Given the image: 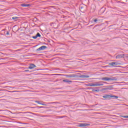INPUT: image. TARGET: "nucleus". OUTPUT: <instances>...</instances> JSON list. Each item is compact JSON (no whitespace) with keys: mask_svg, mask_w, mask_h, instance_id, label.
Listing matches in <instances>:
<instances>
[{"mask_svg":"<svg viewBox=\"0 0 128 128\" xmlns=\"http://www.w3.org/2000/svg\"><path fill=\"white\" fill-rule=\"evenodd\" d=\"M102 82H103L104 84H106V82H96L94 83V86H104V84H102Z\"/></svg>","mask_w":128,"mask_h":128,"instance_id":"1","label":"nucleus"},{"mask_svg":"<svg viewBox=\"0 0 128 128\" xmlns=\"http://www.w3.org/2000/svg\"><path fill=\"white\" fill-rule=\"evenodd\" d=\"M102 80H104L105 82H108L110 80H114V78H110L108 77H104L101 78Z\"/></svg>","mask_w":128,"mask_h":128,"instance_id":"2","label":"nucleus"},{"mask_svg":"<svg viewBox=\"0 0 128 128\" xmlns=\"http://www.w3.org/2000/svg\"><path fill=\"white\" fill-rule=\"evenodd\" d=\"M103 98H118V97L114 96L106 95L103 96Z\"/></svg>","mask_w":128,"mask_h":128,"instance_id":"3","label":"nucleus"},{"mask_svg":"<svg viewBox=\"0 0 128 128\" xmlns=\"http://www.w3.org/2000/svg\"><path fill=\"white\" fill-rule=\"evenodd\" d=\"M46 46H42L40 48L36 49V52H40V50H46Z\"/></svg>","mask_w":128,"mask_h":128,"instance_id":"4","label":"nucleus"},{"mask_svg":"<svg viewBox=\"0 0 128 128\" xmlns=\"http://www.w3.org/2000/svg\"><path fill=\"white\" fill-rule=\"evenodd\" d=\"M118 64V62H112L110 63H109V65L110 66H116Z\"/></svg>","mask_w":128,"mask_h":128,"instance_id":"5","label":"nucleus"},{"mask_svg":"<svg viewBox=\"0 0 128 128\" xmlns=\"http://www.w3.org/2000/svg\"><path fill=\"white\" fill-rule=\"evenodd\" d=\"M124 54H118L116 56V58L118 59V58H124Z\"/></svg>","mask_w":128,"mask_h":128,"instance_id":"6","label":"nucleus"},{"mask_svg":"<svg viewBox=\"0 0 128 128\" xmlns=\"http://www.w3.org/2000/svg\"><path fill=\"white\" fill-rule=\"evenodd\" d=\"M90 126V124H80V126L81 128H84V126Z\"/></svg>","mask_w":128,"mask_h":128,"instance_id":"7","label":"nucleus"},{"mask_svg":"<svg viewBox=\"0 0 128 128\" xmlns=\"http://www.w3.org/2000/svg\"><path fill=\"white\" fill-rule=\"evenodd\" d=\"M79 78H90V76L88 75H81L80 76H79Z\"/></svg>","mask_w":128,"mask_h":128,"instance_id":"8","label":"nucleus"},{"mask_svg":"<svg viewBox=\"0 0 128 128\" xmlns=\"http://www.w3.org/2000/svg\"><path fill=\"white\" fill-rule=\"evenodd\" d=\"M40 33H38L36 36H33V38L36 40V38H40Z\"/></svg>","mask_w":128,"mask_h":128,"instance_id":"9","label":"nucleus"},{"mask_svg":"<svg viewBox=\"0 0 128 128\" xmlns=\"http://www.w3.org/2000/svg\"><path fill=\"white\" fill-rule=\"evenodd\" d=\"M36 65H34V64H30L28 68H30V70H32L33 68H36Z\"/></svg>","mask_w":128,"mask_h":128,"instance_id":"10","label":"nucleus"},{"mask_svg":"<svg viewBox=\"0 0 128 128\" xmlns=\"http://www.w3.org/2000/svg\"><path fill=\"white\" fill-rule=\"evenodd\" d=\"M21 6L26 7V6H30V4H21Z\"/></svg>","mask_w":128,"mask_h":128,"instance_id":"11","label":"nucleus"},{"mask_svg":"<svg viewBox=\"0 0 128 128\" xmlns=\"http://www.w3.org/2000/svg\"><path fill=\"white\" fill-rule=\"evenodd\" d=\"M36 104H42V106H48L46 104L40 103V101H36Z\"/></svg>","mask_w":128,"mask_h":128,"instance_id":"12","label":"nucleus"},{"mask_svg":"<svg viewBox=\"0 0 128 128\" xmlns=\"http://www.w3.org/2000/svg\"><path fill=\"white\" fill-rule=\"evenodd\" d=\"M84 7L82 6H80V12H86V9H83Z\"/></svg>","mask_w":128,"mask_h":128,"instance_id":"13","label":"nucleus"},{"mask_svg":"<svg viewBox=\"0 0 128 128\" xmlns=\"http://www.w3.org/2000/svg\"><path fill=\"white\" fill-rule=\"evenodd\" d=\"M66 78H76V76L75 75H66Z\"/></svg>","mask_w":128,"mask_h":128,"instance_id":"14","label":"nucleus"},{"mask_svg":"<svg viewBox=\"0 0 128 128\" xmlns=\"http://www.w3.org/2000/svg\"><path fill=\"white\" fill-rule=\"evenodd\" d=\"M63 82H72V81L70 80H63Z\"/></svg>","mask_w":128,"mask_h":128,"instance_id":"15","label":"nucleus"},{"mask_svg":"<svg viewBox=\"0 0 128 128\" xmlns=\"http://www.w3.org/2000/svg\"><path fill=\"white\" fill-rule=\"evenodd\" d=\"M88 86H94V83L88 84Z\"/></svg>","mask_w":128,"mask_h":128,"instance_id":"16","label":"nucleus"},{"mask_svg":"<svg viewBox=\"0 0 128 128\" xmlns=\"http://www.w3.org/2000/svg\"><path fill=\"white\" fill-rule=\"evenodd\" d=\"M122 116V118H128V116Z\"/></svg>","mask_w":128,"mask_h":128,"instance_id":"17","label":"nucleus"},{"mask_svg":"<svg viewBox=\"0 0 128 128\" xmlns=\"http://www.w3.org/2000/svg\"><path fill=\"white\" fill-rule=\"evenodd\" d=\"M12 20H18V17H12Z\"/></svg>","mask_w":128,"mask_h":128,"instance_id":"18","label":"nucleus"},{"mask_svg":"<svg viewBox=\"0 0 128 128\" xmlns=\"http://www.w3.org/2000/svg\"><path fill=\"white\" fill-rule=\"evenodd\" d=\"M98 21V20L97 19H95L94 20V22H96Z\"/></svg>","mask_w":128,"mask_h":128,"instance_id":"19","label":"nucleus"},{"mask_svg":"<svg viewBox=\"0 0 128 128\" xmlns=\"http://www.w3.org/2000/svg\"><path fill=\"white\" fill-rule=\"evenodd\" d=\"M104 90H110V88H104Z\"/></svg>","mask_w":128,"mask_h":128,"instance_id":"20","label":"nucleus"},{"mask_svg":"<svg viewBox=\"0 0 128 128\" xmlns=\"http://www.w3.org/2000/svg\"><path fill=\"white\" fill-rule=\"evenodd\" d=\"M48 104H54V102H48Z\"/></svg>","mask_w":128,"mask_h":128,"instance_id":"21","label":"nucleus"},{"mask_svg":"<svg viewBox=\"0 0 128 128\" xmlns=\"http://www.w3.org/2000/svg\"><path fill=\"white\" fill-rule=\"evenodd\" d=\"M24 72H30V70H24Z\"/></svg>","mask_w":128,"mask_h":128,"instance_id":"22","label":"nucleus"},{"mask_svg":"<svg viewBox=\"0 0 128 128\" xmlns=\"http://www.w3.org/2000/svg\"><path fill=\"white\" fill-rule=\"evenodd\" d=\"M18 91H13L12 92H18Z\"/></svg>","mask_w":128,"mask_h":128,"instance_id":"23","label":"nucleus"},{"mask_svg":"<svg viewBox=\"0 0 128 128\" xmlns=\"http://www.w3.org/2000/svg\"><path fill=\"white\" fill-rule=\"evenodd\" d=\"M40 108H42V106H39Z\"/></svg>","mask_w":128,"mask_h":128,"instance_id":"24","label":"nucleus"},{"mask_svg":"<svg viewBox=\"0 0 128 128\" xmlns=\"http://www.w3.org/2000/svg\"><path fill=\"white\" fill-rule=\"evenodd\" d=\"M95 92H98V90H95Z\"/></svg>","mask_w":128,"mask_h":128,"instance_id":"25","label":"nucleus"},{"mask_svg":"<svg viewBox=\"0 0 128 128\" xmlns=\"http://www.w3.org/2000/svg\"><path fill=\"white\" fill-rule=\"evenodd\" d=\"M6 34H8V32L6 33Z\"/></svg>","mask_w":128,"mask_h":128,"instance_id":"26","label":"nucleus"},{"mask_svg":"<svg viewBox=\"0 0 128 128\" xmlns=\"http://www.w3.org/2000/svg\"><path fill=\"white\" fill-rule=\"evenodd\" d=\"M112 87V86H109V88H111Z\"/></svg>","mask_w":128,"mask_h":128,"instance_id":"27","label":"nucleus"}]
</instances>
